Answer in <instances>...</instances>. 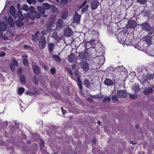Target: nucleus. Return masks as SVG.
Here are the masks:
<instances>
[{
  "label": "nucleus",
  "instance_id": "obj_60",
  "mask_svg": "<svg viewBox=\"0 0 154 154\" xmlns=\"http://www.w3.org/2000/svg\"><path fill=\"white\" fill-rule=\"evenodd\" d=\"M67 72L70 75H71L72 74V72L71 69L69 68H67Z\"/></svg>",
  "mask_w": 154,
  "mask_h": 154
},
{
  "label": "nucleus",
  "instance_id": "obj_55",
  "mask_svg": "<svg viewBox=\"0 0 154 154\" xmlns=\"http://www.w3.org/2000/svg\"><path fill=\"white\" fill-rule=\"evenodd\" d=\"M30 13H29L24 14V17L25 19L29 18Z\"/></svg>",
  "mask_w": 154,
  "mask_h": 154
},
{
  "label": "nucleus",
  "instance_id": "obj_29",
  "mask_svg": "<svg viewBox=\"0 0 154 154\" xmlns=\"http://www.w3.org/2000/svg\"><path fill=\"white\" fill-rule=\"evenodd\" d=\"M39 32L37 31L34 35H32V37L33 40L35 42H36L38 39V35Z\"/></svg>",
  "mask_w": 154,
  "mask_h": 154
},
{
  "label": "nucleus",
  "instance_id": "obj_46",
  "mask_svg": "<svg viewBox=\"0 0 154 154\" xmlns=\"http://www.w3.org/2000/svg\"><path fill=\"white\" fill-rule=\"evenodd\" d=\"M90 97L92 98L95 99H100L101 97H99V95H91V94L89 95Z\"/></svg>",
  "mask_w": 154,
  "mask_h": 154
},
{
  "label": "nucleus",
  "instance_id": "obj_37",
  "mask_svg": "<svg viewBox=\"0 0 154 154\" xmlns=\"http://www.w3.org/2000/svg\"><path fill=\"white\" fill-rule=\"evenodd\" d=\"M111 98L109 96H106L103 100V102L104 103L109 102L111 101Z\"/></svg>",
  "mask_w": 154,
  "mask_h": 154
},
{
  "label": "nucleus",
  "instance_id": "obj_4",
  "mask_svg": "<svg viewBox=\"0 0 154 154\" xmlns=\"http://www.w3.org/2000/svg\"><path fill=\"white\" fill-rule=\"evenodd\" d=\"M154 35L152 32H149L145 38V40L147 42L148 45H150L152 43V37Z\"/></svg>",
  "mask_w": 154,
  "mask_h": 154
},
{
  "label": "nucleus",
  "instance_id": "obj_1",
  "mask_svg": "<svg viewBox=\"0 0 154 154\" xmlns=\"http://www.w3.org/2000/svg\"><path fill=\"white\" fill-rule=\"evenodd\" d=\"M141 26L142 29L143 30H145L150 32H153V29L150 26L149 23L146 22L144 23H143L140 25Z\"/></svg>",
  "mask_w": 154,
  "mask_h": 154
},
{
  "label": "nucleus",
  "instance_id": "obj_38",
  "mask_svg": "<svg viewBox=\"0 0 154 154\" xmlns=\"http://www.w3.org/2000/svg\"><path fill=\"white\" fill-rule=\"evenodd\" d=\"M147 50L149 54L151 56H154V50L153 49L151 50L149 48H148Z\"/></svg>",
  "mask_w": 154,
  "mask_h": 154
},
{
  "label": "nucleus",
  "instance_id": "obj_56",
  "mask_svg": "<svg viewBox=\"0 0 154 154\" xmlns=\"http://www.w3.org/2000/svg\"><path fill=\"white\" fill-rule=\"evenodd\" d=\"M142 14L143 16L145 17H148V13L147 11H142Z\"/></svg>",
  "mask_w": 154,
  "mask_h": 154
},
{
  "label": "nucleus",
  "instance_id": "obj_20",
  "mask_svg": "<svg viewBox=\"0 0 154 154\" xmlns=\"http://www.w3.org/2000/svg\"><path fill=\"white\" fill-rule=\"evenodd\" d=\"M54 47V45L53 43H50L48 44V48L49 53H51L53 51Z\"/></svg>",
  "mask_w": 154,
  "mask_h": 154
},
{
  "label": "nucleus",
  "instance_id": "obj_27",
  "mask_svg": "<svg viewBox=\"0 0 154 154\" xmlns=\"http://www.w3.org/2000/svg\"><path fill=\"white\" fill-rule=\"evenodd\" d=\"M0 29L4 32L7 29V25L4 22L0 23Z\"/></svg>",
  "mask_w": 154,
  "mask_h": 154
},
{
  "label": "nucleus",
  "instance_id": "obj_45",
  "mask_svg": "<svg viewBox=\"0 0 154 154\" xmlns=\"http://www.w3.org/2000/svg\"><path fill=\"white\" fill-rule=\"evenodd\" d=\"M21 9L26 11H29V8L28 6L26 5H23V6Z\"/></svg>",
  "mask_w": 154,
  "mask_h": 154
},
{
  "label": "nucleus",
  "instance_id": "obj_44",
  "mask_svg": "<svg viewBox=\"0 0 154 154\" xmlns=\"http://www.w3.org/2000/svg\"><path fill=\"white\" fill-rule=\"evenodd\" d=\"M24 91L25 89L23 88L20 87L18 90V94H21Z\"/></svg>",
  "mask_w": 154,
  "mask_h": 154
},
{
  "label": "nucleus",
  "instance_id": "obj_16",
  "mask_svg": "<svg viewBox=\"0 0 154 154\" xmlns=\"http://www.w3.org/2000/svg\"><path fill=\"white\" fill-rule=\"evenodd\" d=\"M32 67L34 73L38 75L40 73L39 67L35 64L33 65Z\"/></svg>",
  "mask_w": 154,
  "mask_h": 154
},
{
  "label": "nucleus",
  "instance_id": "obj_33",
  "mask_svg": "<svg viewBox=\"0 0 154 154\" xmlns=\"http://www.w3.org/2000/svg\"><path fill=\"white\" fill-rule=\"evenodd\" d=\"M51 29V28L49 27H48L47 29L44 30L42 31L41 32V33L42 35H46L48 33V32L49 30H50Z\"/></svg>",
  "mask_w": 154,
  "mask_h": 154
},
{
  "label": "nucleus",
  "instance_id": "obj_41",
  "mask_svg": "<svg viewBox=\"0 0 154 154\" xmlns=\"http://www.w3.org/2000/svg\"><path fill=\"white\" fill-rule=\"evenodd\" d=\"M8 126V122L7 121L3 122L1 124V128L4 129L5 128Z\"/></svg>",
  "mask_w": 154,
  "mask_h": 154
},
{
  "label": "nucleus",
  "instance_id": "obj_5",
  "mask_svg": "<svg viewBox=\"0 0 154 154\" xmlns=\"http://www.w3.org/2000/svg\"><path fill=\"white\" fill-rule=\"evenodd\" d=\"M116 95L119 98H124L127 96V92L125 90H118L117 92Z\"/></svg>",
  "mask_w": 154,
  "mask_h": 154
},
{
  "label": "nucleus",
  "instance_id": "obj_57",
  "mask_svg": "<svg viewBox=\"0 0 154 154\" xmlns=\"http://www.w3.org/2000/svg\"><path fill=\"white\" fill-rule=\"evenodd\" d=\"M68 1L67 0H61L60 3L61 4H66L68 3Z\"/></svg>",
  "mask_w": 154,
  "mask_h": 154
},
{
  "label": "nucleus",
  "instance_id": "obj_19",
  "mask_svg": "<svg viewBox=\"0 0 154 154\" xmlns=\"http://www.w3.org/2000/svg\"><path fill=\"white\" fill-rule=\"evenodd\" d=\"M10 12L14 18L16 19L17 18V16L16 14L15 13L14 8L13 5H11L10 8Z\"/></svg>",
  "mask_w": 154,
  "mask_h": 154
},
{
  "label": "nucleus",
  "instance_id": "obj_10",
  "mask_svg": "<svg viewBox=\"0 0 154 154\" xmlns=\"http://www.w3.org/2000/svg\"><path fill=\"white\" fill-rule=\"evenodd\" d=\"M95 58L97 60L98 63L100 65H103L104 63L105 59L103 55H101L100 56H97Z\"/></svg>",
  "mask_w": 154,
  "mask_h": 154
},
{
  "label": "nucleus",
  "instance_id": "obj_12",
  "mask_svg": "<svg viewBox=\"0 0 154 154\" xmlns=\"http://www.w3.org/2000/svg\"><path fill=\"white\" fill-rule=\"evenodd\" d=\"M91 8L92 10L96 9L99 5V3L97 0H93L91 1Z\"/></svg>",
  "mask_w": 154,
  "mask_h": 154
},
{
  "label": "nucleus",
  "instance_id": "obj_9",
  "mask_svg": "<svg viewBox=\"0 0 154 154\" xmlns=\"http://www.w3.org/2000/svg\"><path fill=\"white\" fill-rule=\"evenodd\" d=\"M103 84L108 86H112L115 85L114 82L109 78H106L103 81Z\"/></svg>",
  "mask_w": 154,
  "mask_h": 154
},
{
  "label": "nucleus",
  "instance_id": "obj_34",
  "mask_svg": "<svg viewBox=\"0 0 154 154\" xmlns=\"http://www.w3.org/2000/svg\"><path fill=\"white\" fill-rule=\"evenodd\" d=\"M17 15L19 19L21 20H24V17L22 14V12L20 11H18L17 13Z\"/></svg>",
  "mask_w": 154,
  "mask_h": 154
},
{
  "label": "nucleus",
  "instance_id": "obj_6",
  "mask_svg": "<svg viewBox=\"0 0 154 154\" xmlns=\"http://www.w3.org/2000/svg\"><path fill=\"white\" fill-rule=\"evenodd\" d=\"M81 17V15L79 14L78 12H75L73 18V22L76 24H80Z\"/></svg>",
  "mask_w": 154,
  "mask_h": 154
},
{
  "label": "nucleus",
  "instance_id": "obj_42",
  "mask_svg": "<svg viewBox=\"0 0 154 154\" xmlns=\"http://www.w3.org/2000/svg\"><path fill=\"white\" fill-rule=\"evenodd\" d=\"M29 10L30 12L32 14L35 13L36 11L35 8L32 6H30L29 8Z\"/></svg>",
  "mask_w": 154,
  "mask_h": 154
},
{
  "label": "nucleus",
  "instance_id": "obj_21",
  "mask_svg": "<svg viewBox=\"0 0 154 154\" xmlns=\"http://www.w3.org/2000/svg\"><path fill=\"white\" fill-rule=\"evenodd\" d=\"M132 89L134 91V92L135 94L138 93V91L140 90V86L138 85H135L133 87H132Z\"/></svg>",
  "mask_w": 154,
  "mask_h": 154
},
{
  "label": "nucleus",
  "instance_id": "obj_64",
  "mask_svg": "<svg viewBox=\"0 0 154 154\" xmlns=\"http://www.w3.org/2000/svg\"><path fill=\"white\" fill-rule=\"evenodd\" d=\"M9 25L11 27H12L14 24V21H8Z\"/></svg>",
  "mask_w": 154,
  "mask_h": 154
},
{
  "label": "nucleus",
  "instance_id": "obj_23",
  "mask_svg": "<svg viewBox=\"0 0 154 154\" xmlns=\"http://www.w3.org/2000/svg\"><path fill=\"white\" fill-rule=\"evenodd\" d=\"M13 35L11 33V32L10 30H8L7 31L6 34H4L3 37L5 39H7L8 38L12 37Z\"/></svg>",
  "mask_w": 154,
  "mask_h": 154
},
{
  "label": "nucleus",
  "instance_id": "obj_25",
  "mask_svg": "<svg viewBox=\"0 0 154 154\" xmlns=\"http://www.w3.org/2000/svg\"><path fill=\"white\" fill-rule=\"evenodd\" d=\"M51 10L53 13L58 14L59 13V10L56 6L54 5H51Z\"/></svg>",
  "mask_w": 154,
  "mask_h": 154
},
{
  "label": "nucleus",
  "instance_id": "obj_18",
  "mask_svg": "<svg viewBox=\"0 0 154 154\" xmlns=\"http://www.w3.org/2000/svg\"><path fill=\"white\" fill-rule=\"evenodd\" d=\"M153 91V89L151 87H148L143 91V93L145 95H149L151 94Z\"/></svg>",
  "mask_w": 154,
  "mask_h": 154
},
{
  "label": "nucleus",
  "instance_id": "obj_14",
  "mask_svg": "<svg viewBox=\"0 0 154 154\" xmlns=\"http://www.w3.org/2000/svg\"><path fill=\"white\" fill-rule=\"evenodd\" d=\"M118 35L117 39L119 41V42L120 43H123L125 39V34L124 33H121L119 34Z\"/></svg>",
  "mask_w": 154,
  "mask_h": 154
},
{
  "label": "nucleus",
  "instance_id": "obj_31",
  "mask_svg": "<svg viewBox=\"0 0 154 154\" xmlns=\"http://www.w3.org/2000/svg\"><path fill=\"white\" fill-rule=\"evenodd\" d=\"M77 79L78 81V85L80 89L82 91V81L79 77H77Z\"/></svg>",
  "mask_w": 154,
  "mask_h": 154
},
{
  "label": "nucleus",
  "instance_id": "obj_15",
  "mask_svg": "<svg viewBox=\"0 0 154 154\" xmlns=\"http://www.w3.org/2000/svg\"><path fill=\"white\" fill-rule=\"evenodd\" d=\"M56 28L58 29H60L63 27V22L61 19H59L56 22Z\"/></svg>",
  "mask_w": 154,
  "mask_h": 154
},
{
  "label": "nucleus",
  "instance_id": "obj_36",
  "mask_svg": "<svg viewBox=\"0 0 154 154\" xmlns=\"http://www.w3.org/2000/svg\"><path fill=\"white\" fill-rule=\"evenodd\" d=\"M146 77H147L149 80L153 79L154 78V73L147 74Z\"/></svg>",
  "mask_w": 154,
  "mask_h": 154
},
{
  "label": "nucleus",
  "instance_id": "obj_62",
  "mask_svg": "<svg viewBox=\"0 0 154 154\" xmlns=\"http://www.w3.org/2000/svg\"><path fill=\"white\" fill-rule=\"evenodd\" d=\"M29 19H31L32 20H34L35 19V16L33 15L30 14Z\"/></svg>",
  "mask_w": 154,
  "mask_h": 154
},
{
  "label": "nucleus",
  "instance_id": "obj_61",
  "mask_svg": "<svg viewBox=\"0 0 154 154\" xmlns=\"http://www.w3.org/2000/svg\"><path fill=\"white\" fill-rule=\"evenodd\" d=\"M20 79L22 82H26V79L24 76H20Z\"/></svg>",
  "mask_w": 154,
  "mask_h": 154
},
{
  "label": "nucleus",
  "instance_id": "obj_54",
  "mask_svg": "<svg viewBox=\"0 0 154 154\" xmlns=\"http://www.w3.org/2000/svg\"><path fill=\"white\" fill-rule=\"evenodd\" d=\"M88 43L90 45L93 46L95 44V41L94 39H92Z\"/></svg>",
  "mask_w": 154,
  "mask_h": 154
},
{
  "label": "nucleus",
  "instance_id": "obj_63",
  "mask_svg": "<svg viewBox=\"0 0 154 154\" xmlns=\"http://www.w3.org/2000/svg\"><path fill=\"white\" fill-rule=\"evenodd\" d=\"M79 70H75V72H74L75 74L76 75V76H77V77H79Z\"/></svg>",
  "mask_w": 154,
  "mask_h": 154
},
{
  "label": "nucleus",
  "instance_id": "obj_8",
  "mask_svg": "<svg viewBox=\"0 0 154 154\" xmlns=\"http://www.w3.org/2000/svg\"><path fill=\"white\" fill-rule=\"evenodd\" d=\"M73 32L72 29L69 27H67L65 29L64 32V34L67 37L70 36L73 34Z\"/></svg>",
  "mask_w": 154,
  "mask_h": 154
},
{
  "label": "nucleus",
  "instance_id": "obj_28",
  "mask_svg": "<svg viewBox=\"0 0 154 154\" xmlns=\"http://www.w3.org/2000/svg\"><path fill=\"white\" fill-rule=\"evenodd\" d=\"M37 9L39 13L42 14H44L45 12V9L41 6L37 7Z\"/></svg>",
  "mask_w": 154,
  "mask_h": 154
},
{
  "label": "nucleus",
  "instance_id": "obj_58",
  "mask_svg": "<svg viewBox=\"0 0 154 154\" xmlns=\"http://www.w3.org/2000/svg\"><path fill=\"white\" fill-rule=\"evenodd\" d=\"M23 63L24 65L26 66H28L29 65L28 60L26 59H25L23 60Z\"/></svg>",
  "mask_w": 154,
  "mask_h": 154
},
{
  "label": "nucleus",
  "instance_id": "obj_7",
  "mask_svg": "<svg viewBox=\"0 0 154 154\" xmlns=\"http://www.w3.org/2000/svg\"><path fill=\"white\" fill-rule=\"evenodd\" d=\"M88 56V53L86 51H84L79 54L78 56V58L79 60L81 61L86 59Z\"/></svg>",
  "mask_w": 154,
  "mask_h": 154
},
{
  "label": "nucleus",
  "instance_id": "obj_59",
  "mask_svg": "<svg viewBox=\"0 0 154 154\" xmlns=\"http://www.w3.org/2000/svg\"><path fill=\"white\" fill-rule=\"evenodd\" d=\"M87 3V1L86 0H85L82 4L80 6V8H83L84 6H85Z\"/></svg>",
  "mask_w": 154,
  "mask_h": 154
},
{
  "label": "nucleus",
  "instance_id": "obj_53",
  "mask_svg": "<svg viewBox=\"0 0 154 154\" xmlns=\"http://www.w3.org/2000/svg\"><path fill=\"white\" fill-rule=\"evenodd\" d=\"M137 1L140 4H144L147 0H137Z\"/></svg>",
  "mask_w": 154,
  "mask_h": 154
},
{
  "label": "nucleus",
  "instance_id": "obj_40",
  "mask_svg": "<svg viewBox=\"0 0 154 154\" xmlns=\"http://www.w3.org/2000/svg\"><path fill=\"white\" fill-rule=\"evenodd\" d=\"M11 62L13 64V65L17 67L18 66V63L17 61L15 60L14 58H13L11 60Z\"/></svg>",
  "mask_w": 154,
  "mask_h": 154
},
{
  "label": "nucleus",
  "instance_id": "obj_47",
  "mask_svg": "<svg viewBox=\"0 0 154 154\" xmlns=\"http://www.w3.org/2000/svg\"><path fill=\"white\" fill-rule=\"evenodd\" d=\"M33 82L35 84L37 85L38 84V79L36 76H34L33 77Z\"/></svg>",
  "mask_w": 154,
  "mask_h": 154
},
{
  "label": "nucleus",
  "instance_id": "obj_39",
  "mask_svg": "<svg viewBox=\"0 0 154 154\" xmlns=\"http://www.w3.org/2000/svg\"><path fill=\"white\" fill-rule=\"evenodd\" d=\"M40 147L41 149H44L45 147L44 143L43 140L41 139L40 142L39 143Z\"/></svg>",
  "mask_w": 154,
  "mask_h": 154
},
{
  "label": "nucleus",
  "instance_id": "obj_32",
  "mask_svg": "<svg viewBox=\"0 0 154 154\" xmlns=\"http://www.w3.org/2000/svg\"><path fill=\"white\" fill-rule=\"evenodd\" d=\"M42 6L44 7L45 9L46 10H48L51 9V5L49 4L46 3H44L42 4Z\"/></svg>",
  "mask_w": 154,
  "mask_h": 154
},
{
  "label": "nucleus",
  "instance_id": "obj_43",
  "mask_svg": "<svg viewBox=\"0 0 154 154\" xmlns=\"http://www.w3.org/2000/svg\"><path fill=\"white\" fill-rule=\"evenodd\" d=\"M24 25V23L23 22L18 20L16 22V25L19 26H22Z\"/></svg>",
  "mask_w": 154,
  "mask_h": 154
},
{
  "label": "nucleus",
  "instance_id": "obj_30",
  "mask_svg": "<svg viewBox=\"0 0 154 154\" xmlns=\"http://www.w3.org/2000/svg\"><path fill=\"white\" fill-rule=\"evenodd\" d=\"M52 58L56 62H60L61 61L60 57L58 55H57L55 54L53 55L52 56Z\"/></svg>",
  "mask_w": 154,
  "mask_h": 154
},
{
  "label": "nucleus",
  "instance_id": "obj_2",
  "mask_svg": "<svg viewBox=\"0 0 154 154\" xmlns=\"http://www.w3.org/2000/svg\"><path fill=\"white\" fill-rule=\"evenodd\" d=\"M46 39L44 36H42L40 39L38 44V48L41 49H43L46 46Z\"/></svg>",
  "mask_w": 154,
  "mask_h": 154
},
{
  "label": "nucleus",
  "instance_id": "obj_49",
  "mask_svg": "<svg viewBox=\"0 0 154 154\" xmlns=\"http://www.w3.org/2000/svg\"><path fill=\"white\" fill-rule=\"evenodd\" d=\"M107 30L109 33H114V32L112 29V26H108L107 28Z\"/></svg>",
  "mask_w": 154,
  "mask_h": 154
},
{
  "label": "nucleus",
  "instance_id": "obj_17",
  "mask_svg": "<svg viewBox=\"0 0 154 154\" xmlns=\"http://www.w3.org/2000/svg\"><path fill=\"white\" fill-rule=\"evenodd\" d=\"M61 17L63 20L66 19L68 17V12L67 10L65 9L64 11H62Z\"/></svg>",
  "mask_w": 154,
  "mask_h": 154
},
{
  "label": "nucleus",
  "instance_id": "obj_50",
  "mask_svg": "<svg viewBox=\"0 0 154 154\" xmlns=\"http://www.w3.org/2000/svg\"><path fill=\"white\" fill-rule=\"evenodd\" d=\"M56 69L54 67L50 69V72L52 75H54L55 73Z\"/></svg>",
  "mask_w": 154,
  "mask_h": 154
},
{
  "label": "nucleus",
  "instance_id": "obj_13",
  "mask_svg": "<svg viewBox=\"0 0 154 154\" xmlns=\"http://www.w3.org/2000/svg\"><path fill=\"white\" fill-rule=\"evenodd\" d=\"M75 55L73 53H71L68 57V61L70 62H74L76 59Z\"/></svg>",
  "mask_w": 154,
  "mask_h": 154
},
{
  "label": "nucleus",
  "instance_id": "obj_3",
  "mask_svg": "<svg viewBox=\"0 0 154 154\" xmlns=\"http://www.w3.org/2000/svg\"><path fill=\"white\" fill-rule=\"evenodd\" d=\"M137 25L136 21L133 20H128L127 26L128 28L134 29L137 26Z\"/></svg>",
  "mask_w": 154,
  "mask_h": 154
},
{
  "label": "nucleus",
  "instance_id": "obj_35",
  "mask_svg": "<svg viewBox=\"0 0 154 154\" xmlns=\"http://www.w3.org/2000/svg\"><path fill=\"white\" fill-rule=\"evenodd\" d=\"M118 97L117 96H116L115 94L113 95L112 96V100L113 102L116 103L118 102L119 100Z\"/></svg>",
  "mask_w": 154,
  "mask_h": 154
},
{
  "label": "nucleus",
  "instance_id": "obj_52",
  "mask_svg": "<svg viewBox=\"0 0 154 154\" xmlns=\"http://www.w3.org/2000/svg\"><path fill=\"white\" fill-rule=\"evenodd\" d=\"M41 14L38 12H36L35 14V16L36 18H39L41 17Z\"/></svg>",
  "mask_w": 154,
  "mask_h": 154
},
{
  "label": "nucleus",
  "instance_id": "obj_24",
  "mask_svg": "<svg viewBox=\"0 0 154 154\" xmlns=\"http://www.w3.org/2000/svg\"><path fill=\"white\" fill-rule=\"evenodd\" d=\"M140 82L143 85H144L147 82H148L149 79L146 77H143L141 79L139 80Z\"/></svg>",
  "mask_w": 154,
  "mask_h": 154
},
{
  "label": "nucleus",
  "instance_id": "obj_51",
  "mask_svg": "<svg viewBox=\"0 0 154 154\" xmlns=\"http://www.w3.org/2000/svg\"><path fill=\"white\" fill-rule=\"evenodd\" d=\"M129 97L131 98L132 99H134L137 98V96L136 94H130Z\"/></svg>",
  "mask_w": 154,
  "mask_h": 154
},
{
  "label": "nucleus",
  "instance_id": "obj_22",
  "mask_svg": "<svg viewBox=\"0 0 154 154\" xmlns=\"http://www.w3.org/2000/svg\"><path fill=\"white\" fill-rule=\"evenodd\" d=\"M52 150L53 151V152L54 154L57 153L59 152L60 150V148L59 146L57 145H54L52 147Z\"/></svg>",
  "mask_w": 154,
  "mask_h": 154
},
{
  "label": "nucleus",
  "instance_id": "obj_48",
  "mask_svg": "<svg viewBox=\"0 0 154 154\" xmlns=\"http://www.w3.org/2000/svg\"><path fill=\"white\" fill-rule=\"evenodd\" d=\"M52 38L54 39L55 40L58 39V37L57 34V33L56 32L54 33L52 35Z\"/></svg>",
  "mask_w": 154,
  "mask_h": 154
},
{
  "label": "nucleus",
  "instance_id": "obj_11",
  "mask_svg": "<svg viewBox=\"0 0 154 154\" xmlns=\"http://www.w3.org/2000/svg\"><path fill=\"white\" fill-rule=\"evenodd\" d=\"M81 65V67L84 70L86 71H88L89 69V65L86 61H82L81 63L80 64Z\"/></svg>",
  "mask_w": 154,
  "mask_h": 154
},
{
  "label": "nucleus",
  "instance_id": "obj_26",
  "mask_svg": "<svg viewBox=\"0 0 154 154\" xmlns=\"http://www.w3.org/2000/svg\"><path fill=\"white\" fill-rule=\"evenodd\" d=\"M83 84L86 88H89L91 85L90 82L87 79H85L83 82Z\"/></svg>",
  "mask_w": 154,
  "mask_h": 154
}]
</instances>
